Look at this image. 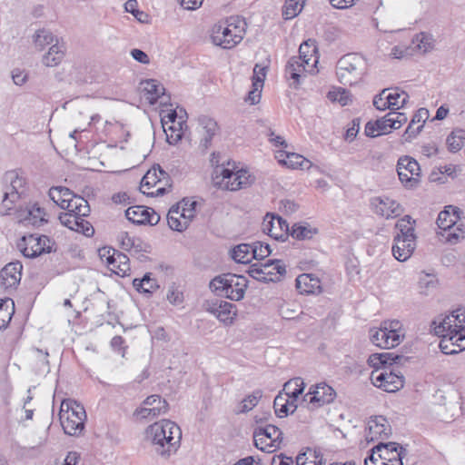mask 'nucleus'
Segmentation results:
<instances>
[{
	"mask_svg": "<svg viewBox=\"0 0 465 465\" xmlns=\"http://www.w3.org/2000/svg\"><path fill=\"white\" fill-rule=\"evenodd\" d=\"M169 404L160 395L148 396L141 405L136 408L134 415L139 420H153L168 412Z\"/></svg>",
	"mask_w": 465,
	"mask_h": 465,
	"instance_id": "obj_19",
	"label": "nucleus"
},
{
	"mask_svg": "<svg viewBox=\"0 0 465 465\" xmlns=\"http://www.w3.org/2000/svg\"><path fill=\"white\" fill-rule=\"evenodd\" d=\"M405 450L396 442L379 443L364 459V465H403Z\"/></svg>",
	"mask_w": 465,
	"mask_h": 465,
	"instance_id": "obj_10",
	"label": "nucleus"
},
{
	"mask_svg": "<svg viewBox=\"0 0 465 465\" xmlns=\"http://www.w3.org/2000/svg\"><path fill=\"white\" fill-rule=\"evenodd\" d=\"M59 419L64 431L70 436H79L84 429L86 412L83 405L72 399L61 403Z\"/></svg>",
	"mask_w": 465,
	"mask_h": 465,
	"instance_id": "obj_6",
	"label": "nucleus"
},
{
	"mask_svg": "<svg viewBox=\"0 0 465 465\" xmlns=\"http://www.w3.org/2000/svg\"><path fill=\"white\" fill-rule=\"evenodd\" d=\"M440 336V348L444 354H456L465 350V309L460 308L433 322Z\"/></svg>",
	"mask_w": 465,
	"mask_h": 465,
	"instance_id": "obj_1",
	"label": "nucleus"
},
{
	"mask_svg": "<svg viewBox=\"0 0 465 465\" xmlns=\"http://www.w3.org/2000/svg\"><path fill=\"white\" fill-rule=\"evenodd\" d=\"M296 465H325V461L321 454L310 450L297 456Z\"/></svg>",
	"mask_w": 465,
	"mask_h": 465,
	"instance_id": "obj_56",
	"label": "nucleus"
},
{
	"mask_svg": "<svg viewBox=\"0 0 465 465\" xmlns=\"http://www.w3.org/2000/svg\"><path fill=\"white\" fill-rule=\"evenodd\" d=\"M247 287L248 281L244 276L231 273L216 276L210 282L213 292L232 301L243 299Z\"/></svg>",
	"mask_w": 465,
	"mask_h": 465,
	"instance_id": "obj_7",
	"label": "nucleus"
},
{
	"mask_svg": "<svg viewBox=\"0 0 465 465\" xmlns=\"http://www.w3.org/2000/svg\"><path fill=\"white\" fill-rule=\"evenodd\" d=\"M64 55L65 46L57 41L42 55L41 63L45 67H56L62 63Z\"/></svg>",
	"mask_w": 465,
	"mask_h": 465,
	"instance_id": "obj_37",
	"label": "nucleus"
},
{
	"mask_svg": "<svg viewBox=\"0 0 465 465\" xmlns=\"http://www.w3.org/2000/svg\"><path fill=\"white\" fill-rule=\"evenodd\" d=\"M117 240L120 247L124 251L137 252L141 250L140 239L131 236L126 232H121L117 236Z\"/></svg>",
	"mask_w": 465,
	"mask_h": 465,
	"instance_id": "obj_52",
	"label": "nucleus"
},
{
	"mask_svg": "<svg viewBox=\"0 0 465 465\" xmlns=\"http://www.w3.org/2000/svg\"><path fill=\"white\" fill-rule=\"evenodd\" d=\"M286 273L285 265L280 260H269L250 267L249 274L260 282H276Z\"/></svg>",
	"mask_w": 465,
	"mask_h": 465,
	"instance_id": "obj_17",
	"label": "nucleus"
},
{
	"mask_svg": "<svg viewBox=\"0 0 465 465\" xmlns=\"http://www.w3.org/2000/svg\"><path fill=\"white\" fill-rule=\"evenodd\" d=\"M144 439L158 456L169 459L181 446L182 430L176 422L162 419L145 429Z\"/></svg>",
	"mask_w": 465,
	"mask_h": 465,
	"instance_id": "obj_2",
	"label": "nucleus"
},
{
	"mask_svg": "<svg viewBox=\"0 0 465 465\" xmlns=\"http://www.w3.org/2000/svg\"><path fill=\"white\" fill-rule=\"evenodd\" d=\"M371 206L377 215L386 219L395 218L403 212L401 205L396 200L386 195L372 198Z\"/></svg>",
	"mask_w": 465,
	"mask_h": 465,
	"instance_id": "obj_25",
	"label": "nucleus"
},
{
	"mask_svg": "<svg viewBox=\"0 0 465 465\" xmlns=\"http://www.w3.org/2000/svg\"><path fill=\"white\" fill-rule=\"evenodd\" d=\"M264 233L277 241H285L288 238L289 225L282 217L267 213L262 223Z\"/></svg>",
	"mask_w": 465,
	"mask_h": 465,
	"instance_id": "obj_26",
	"label": "nucleus"
},
{
	"mask_svg": "<svg viewBox=\"0 0 465 465\" xmlns=\"http://www.w3.org/2000/svg\"><path fill=\"white\" fill-rule=\"evenodd\" d=\"M86 215H78L76 213H61L59 215L60 223L68 229L76 232L83 233L85 236H91L94 233V228L91 223L84 219Z\"/></svg>",
	"mask_w": 465,
	"mask_h": 465,
	"instance_id": "obj_31",
	"label": "nucleus"
},
{
	"mask_svg": "<svg viewBox=\"0 0 465 465\" xmlns=\"http://www.w3.org/2000/svg\"><path fill=\"white\" fill-rule=\"evenodd\" d=\"M265 77L266 67L256 64L253 68L252 89L249 92L246 99L251 104H256L260 102Z\"/></svg>",
	"mask_w": 465,
	"mask_h": 465,
	"instance_id": "obj_34",
	"label": "nucleus"
},
{
	"mask_svg": "<svg viewBox=\"0 0 465 465\" xmlns=\"http://www.w3.org/2000/svg\"><path fill=\"white\" fill-rule=\"evenodd\" d=\"M396 228L398 229V232L394 236L401 238L408 237L409 239L416 237L414 221H412L409 215L400 219L396 223Z\"/></svg>",
	"mask_w": 465,
	"mask_h": 465,
	"instance_id": "obj_50",
	"label": "nucleus"
},
{
	"mask_svg": "<svg viewBox=\"0 0 465 465\" xmlns=\"http://www.w3.org/2000/svg\"><path fill=\"white\" fill-rule=\"evenodd\" d=\"M305 383L300 377L290 380L284 384L283 391L285 396L296 402L298 398L303 393Z\"/></svg>",
	"mask_w": 465,
	"mask_h": 465,
	"instance_id": "obj_47",
	"label": "nucleus"
},
{
	"mask_svg": "<svg viewBox=\"0 0 465 465\" xmlns=\"http://www.w3.org/2000/svg\"><path fill=\"white\" fill-rule=\"evenodd\" d=\"M392 360L391 353H373L369 356L367 362L370 367L374 369L373 371H381V369L387 364H391Z\"/></svg>",
	"mask_w": 465,
	"mask_h": 465,
	"instance_id": "obj_58",
	"label": "nucleus"
},
{
	"mask_svg": "<svg viewBox=\"0 0 465 465\" xmlns=\"http://www.w3.org/2000/svg\"><path fill=\"white\" fill-rule=\"evenodd\" d=\"M387 97V93L383 89L379 94L375 95L373 98V105L379 111H385L387 109L390 110V104Z\"/></svg>",
	"mask_w": 465,
	"mask_h": 465,
	"instance_id": "obj_64",
	"label": "nucleus"
},
{
	"mask_svg": "<svg viewBox=\"0 0 465 465\" xmlns=\"http://www.w3.org/2000/svg\"><path fill=\"white\" fill-rule=\"evenodd\" d=\"M391 425L383 416L371 417L367 423L366 440L375 441L384 440L391 434Z\"/></svg>",
	"mask_w": 465,
	"mask_h": 465,
	"instance_id": "obj_30",
	"label": "nucleus"
},
{
	"mask_svg": "<svg viewBox=\"0 0 465 465\" xmlns=\"http://www.w3.org/2000/svg\"><path fill=\"white\" fill-rule=\"evenodd\" d=\"M413 44L420 52L427 53L433 48L434 39L431 35L420 33L415 35Z\"/></svg>",
	"mask_w": 465,
	"mask_h": 465,
	"instance_id": "obj_61",
	"label": "nucleus"
},
{
	"mask_svg": "<svg viewBox=\"0 0 465 465\" xmlns=\"http://www.w3.org/2000/svg\"><path fill=\"white\" fill-rule=\"evenodd\" d=\"M246 23L238 16L214 24L210 32L212 43L223 49H232L242 42L245 35Z\"/></svg>",
	"mask_w": 465,
	"mask_h": 465,
	"instance_id": "obj_3",
	"label": "nucleus"
},
{
	"mask_svg": "<svg viewBox=\"0 0 465 465\" xmlns=\"http://www.w3.org/2000/svg\"><path fill=\"white\" fill-rule=\"evenodd\" d=\"M397 173L401 184L406 189L417 188L420 183L419 163L410 156H402L397 163Z\"/></svg>",
	"mask_w": 465,
	"mask_h": 465,
	"instance_id": "obj_18",
	"label": "nucleus"
},
{
	"mask_svg": "<svg viewBox=\"0 0 465 465\" xmlns=\"http://www.w3.org/2000/svg\"><path fill=\"white\" fill-rule=\"evenodd\" d=\"M217 131V124L210 118H203L200 120L199 134L202 136V143L207 147L211 140Z\"/></svg>",
	"mask_w": 465,
	"mask_h": 465,
	"instance_id": "obj_45",
	"label": "nucleus"
},
{
	"mask_svg": "<svg viewBox=\"0 0 465 465\" xmlns=\"http://www.w3.org/2000/svg\"><path fill=\"white\" fill-rule=\"evenodd\" d=\"M407 122L403 113L390 112L385 116L366 124L364 133L368 137H378L391 133L392 129H400Z\"/></svg>",
	"mask_w": 465,
	"mask_h": 465,
	"instance_id": "obj_15",
	"label": "nucleus"
},
{
	"mask_svg": "<svg viewBox=\"0 0 465 465\" xmlns=\"http://www.w3.org/2000/svg\"><path fill=\"white\" fill-rule=\"evenodd\" d=\"M275 158L281 165L289 169L309 170L312 167V163L302 154L284 149L275 150Z\"/></svg>",
	"mask_w": 465,
	"mask_h": 465,
	"instance_id": "obj_29",
	"label": "nucleus"
},
{
	"mask_svg": "<svg viewBox=\"0 0 465 465\" xmlns=\"http://www.w3.org/2000/svg\"><path fill=\"white\" fill-rule=\"evenodd\" d=\"M50 239L45 235L29 234L17 243V248L25 257L35 258L52 250Z\"/></svg>",
	"mask_w": 465,
	"mask_h": 465,
	"instance_id": "obj_20",
	"label": "nucleus"
},
{
	"mask_svg": "<svg viewBox=\"0 0 465 465\" xmlns=\"http://www.w3.org/2000/svg\"><path fill=\"white\" fill-rule=\"evenodd\" d=\"M232 258L239 263H248L253 259L252 247L250 244H239L231 252Z\"/></svg>",
	"mask_w": 465,
	"mask_h": 465,
	"instance_id": "obj_49",
	"label": "nucleus"
},
{
	"mask_svg": "<svg viewBox=\"0 0 465 465\" xmlns=\"http://www.w3.org/2000/svg\"><path fill=\"white\" fill-rule=\"evenodd\" d=\"M252 247L253 259L262 260L269 256L272 252L270 245L263 242H255Z\"/></svg>",
	"mask_w": 465,
	"mask_h": 465,
	"instance_id": "obj_63",
	"label": "nucleus"
},
{
	"mask_svg": "<svg viewBox=\"0 0 465 465\" xmlns=\"http://www.w3.org/2000/svg\"><path fill=\"white\" fill-rule=\"evenodd\" d=\"M296 288L301 293L320 294L322 292L321 281L312 273H302L296 278Z\"/></svg>",
	"mask_w": 465,
	"mask_h": 465,
	"instance_id": "obj_38",
	"label": "nucleus"
},
{
	"mask_svg": "<svg viewBox=\"0 0 465 465\" xmlns=\"http://www.w3.org/2000/svg\"><path fill=\"white\" fill-rule=\"evenodd\" d=\"M317 230L308 224L296 223L292 226L291 234L297 240L311 239L316 234Z\"/></svg>",
	"mask_w": 465,
	"mask_h": 465,
	"instance_id": "obj_60",
	"label": "nucleus"
},
{
	"mask_svg": "<svg viewBox=\"0 0 465 465\" xmlns=\"http://www.w3.org/2000/svg\"><path fill=\"white\" fill-rule=\"evenodd\" d=\"M15 217L19 223L41 226L48 222L49 214L37 203H28L25 207L14 209Z\"/></svg>",
	"mask_w": 465,
	"mask_h": 465,
	"instance_id": "obj_22",
	"label": "nucleus"
},
{
	"mask_svg": "<svg viewBox=\"0 0 465 465\" xmlns=\"http://www.w3.org/2000/svg\"><path fill=\"white\" fill-rule=\"evenodd\" d=\"M371 342L383 349L398 346L405 336L402 323L398 320L385 321L379 328L370 331Z\"/></svg>",
	"mask_w": 465,
	"mask_h": 465,
	"instance_id": "obj_9",
	"label": "nucleus"
},
{
	"mask_svg": "<svg viewBox=\"0 0 465 465\" xmlns=\"http://www.w3.org/2000/svg\"><path fill=\"white\" fill-rule=\"evenodd\" d=\"M23 265L20 262L6 264L0 272V284L5 289L15 288L22 277Z\"/></svg>",
	"mask_w": 465,
	"mask_h": 465,
	"instance_id": "obj_33",
	"label": "nucleus"
},
{
	"mask_svg": "<svg viewBox=\"0 0 465 465\" xmlns=\"http://www.w3.org/2000/svg\"><path fill=\"white\" fill-rule=\"evenodd\" d=\"M440 240L450 244H457L465 239V229L463 223L458 224L445 231H440Z\"/></svg>",
	"mask_w": 465,
	"mask_h": 465,
	"instance_id": "obj_44",
	"label": "nucleus"
},
{
	"mask_svg": "<svg viewBox=\"0 0 465 465\" xmlns=\"http://www.w3.org/2000/svg\"><path fill=\"white\" fill-rule=\"evenodd\" d=\"M416 249V237L411 239L394 236L391 252L399 262L408 261Z\"/></svg>",
	"mask_w": 465,
	"mask_h": 465,
	"instance_id": "obj_32",
	"label": "nucleus"
},
{
	"mask_svg": "<svg viewBox=\"0 0 465 465\" xmlns=\"http://www.w3.org/2000/svg\"><path fill=\"white\" fill-rule=\"evenodd\" d=\"M6 186L4 199L2 201V213L4 215L11 214V211L15 209L18 201L25 194L27 183L25 178L17 171H10L5 174Z\"/></svg>",
	"mask_w": 465,
	"mask_h": 465,
	"instance_id": "obj_12",
	"label": "nucleus"
},
{
	"mask_svg": "<svg viewBox=\"0 0 465 465\" xmlns=\"http://www.w3.org/2000/svg\"><path fill=\"white\" fill-rule=\"evenodd\" d=\"M196 205L193 199L184 198L172 206L167 214L170 229L180 232L185 231L196 215Z\"/></svg>",
	"mask_w": 465,
	"mask_h": 465,
	"instance_id": "obj_13",
	"label": "nucleus"
},
{
	"mask_svg": "<svg viewBox=\"0 0 465 465\" xmlns=\"http://www.w3.org/2000/svg\"><path fill=\"white\" fill-rule=\"evenodd\" d=\"M316 46L312 42L306 41L300 45L299 56L292 57L286 65V74L298 85L302 77L306 74L317 73L316 65L319 57L316 54Z\"/></svg>",
	"mask_w": 465,
	"mask_h": 465,
	"instance_id": "obj_4",
	"label": "nucleus"
},
{
	"mask_svg": "<svg viewBox=\"0 0 465 465\" xmlns=\"http://www.w3.org/2000/svg\"><path fill=\"white\" fill-rule=\"evenodd\" d=\"M213 182L220 189L238 191L249 187L254 182V177L247 169L228 163L226 167L215 169Z\"/></svg>",
	"mask_w": 465,
	"mask_h": 465,
	"instance_id": "obj_5",
	"label": "nucleus"
},
{
	"mask_svg": "<svg viewBox=\"0 0 465 465\" xmlns=\"http://www.w3.org/2000/svg\"><path fill=\"white\" fill-rule=\"evenodd\" d=\"M328 99L332 103H337L341 106L347 105L351 102L350 92L342 87H332L327 94Z\"/></svg>",
	"mask_w": 465,
	"mask_h": 465,
	"instance_id": "obj_54",
	"label": "nucleus"
},
{
	"mask_svg": "<svg viewBox=\"0 0 465 465\" xmlns=\"http://www.w3.org/2000/svg\"><path fill=\"white\" fill-rule=\"evenodd\" d=\"M384 90L387 93L391 112H397V110L402 108L410 98L409 94L400 88H388Z\"/></svg>",
	"mask_w": 465,
	"mask_h": 465,
	"instance_id": "obj_41",
	"label": "nucleus"
},
{
	"mask_svg": "<svg viewBox=\"0 0 465 465\" xmlns=\"http://www.w3.org/2000/svg\"><path fill=\"white\" fill-rule=\"evenodd\" d=\"M161 124L170 144L177 143L187 128L186 112L180 107L162 109L160 112Z\"/></svg>",
	"mask_w": 465,
	"mask_h": 465,
	"instance_id": "obj_8",
	"label": "nucleus"
},
{
	"mask_svg": "<svg viewBox=\"0 0 465 465\" xmlns=\"http://www.w3.org/2000/svg\"><path fill=\"white\" fill-rule=\"evenodd\" d=\"M142 90L144 98L151 104H155L161 99V104L165 103L168 97L164 96V87L157 80L148 79L142 82Z\"/></svg>",
	"mask_w": 465,
	"mask_h": 465,
	"instance_id": "obj_35",
	"label": "nucleus"
},
{
	"mask_svg": "<svg viewBox=\"0 0 465 465\" xmlns=\"http://www.w3.org/2000/svg\"><path fill=\"white\" fill-rule=\"evenodd\" d=\"M436 285V279L429 273H420L418 280V286L420 293L428 294Z\"/></svg>",
	"mask_w": 465,
	"mask_h": 465,
	"instance_id": "obj_62",
	"label": "nucleus"
},
{
	"mask_svg": "<svg viewBox=\"0 0 465 465\" xmlns=\"http://www.w3.org/2000/svg\"><path fill=\"white\" fill-rule=\"evenodd\" d=\"M371 383L387 392H395L404 385V377L401 373L382 371H372L371 373Z\"/></svg>",
	"mask_w": 465,
	"mask_h": 465,
	"instance_id": "obj_23",
	"label": "nucleus"
},
{
	"mask_svg": "<svg viewBox=\"0 0 465 465\" xmlns=\"http://www.w3.org/2000/svg\"><path fill=\"white\" fill-rule=\"evenodd\" d=\"M365 73V62L356 54H348L337 63L336 75L342 84H354L360 82Z\"/></svg>",
	"mask_w": 465,
	"mask_h": 465,
	"instance_id": "obj_11",
	"label": "nucleus"
},
{
	"mask_svg": "<svg viewBox=\"0 0 465 465\" xmlns=\"http://www.w3.org/2000/svg\"><path fill=\"white\" fill-rule=\"evenodd\" d=\"M59 41L58 38L49 30L39 29L32 36L34 48L42 52L46 46H52L54 43Z\"/></svg>",
	"mask_w": 465,
	"mask_h": 465,
	"instance_id": "obj_40",
	"label": "nucleus"
},
{
	"mask_svg": "<svg viewBox=\"0 0 465 465\" xmlns=\"http://www.w3.org/2000/svg\"><path fill=\"white\" fill-rule=\"evenodd\" d=\"M460 223L459 209L450 205L441 211L437 218V224L440 231H445Z\"/></svg>",
	"mask_w": 465,
	"mask_h": 465,
	"instance_id": "obj_39",
	"label": "nucleus"
},
{
	"mask_svg": "<svg viewBox=\"0 0 465 465\" xmlns=\"http://www.w3.org/2000/svg\"><path fill=\"white\" fill-rule=\"evenodd\" d=\"M203 308L224 326H232L238 315L236 305L217 298L204 301Z\"/></svg>",
	"mask_w": 465,
	"mask_h": 465,
	"instance_id": "obj_16",
	"label": "nucleus"
},
{
	"mask_svg": "<svg viewBox=\"0 0 465 465\" xmlns=\"http://www.w3.org/2000/svg\"><path fill=\"white\" fill-rule=\"evenodd\" d=\"M166 173L160 168L150 169L142 178L140 190L143 194L159 195L164 193V188L160 186L162 178Z\"/></svg>",
	"mask_w": 465,
	"mask_h": 465,
	"instance_id": "obj_27",
	"label": "nucleus"
},
{
	"mask_svg": "<svg viewBox=\"0 0 465 465\" xmlns=\"http://www.w3.org/2000/svg\"><path fill=\"white\" fill-rule=\"evenodd\" d=\"M133 285L138 292L144 293H152L158 288L156 280L151 278L149 274H145L142 279H134Z\"/></svg>",
	"mask_w": 465,
	"mask_h": 465,
	"instance_id": "obj_59",
	"label": "nucleus"
},
{
	"mask_svg": "<svg viewBox=\"0 0 465 465\" xmlns=\"http://www.w3.org/2000/svg\"><path fill=\"white\" fill-rule=\"evenodd\" d=\"M335 397V391L328 384L322 382L310 388L303 397V401L314 409L332 402Z\"/></svg>",
	"mask_w": 465,
	"mask_h": 465,
	"instance_id": "obj_24",
	"label": "nucleus"
},
{
	"mask_svg": "<svg viewBox=\"0 0 465 465\" xmlns=\"http://www.w3.org/2000/svg\"><path fill=\"white\" fill-rule=\"evenodd\" d=\"M253 440L257 449L272 453L282 448L283 434L274 425L259 426L253 431Z\"/></svg>",
	"mask_w": 465,
	"mask_h": 465,
	"instance_id": "obj_14",
	"label": "nucleus"
},
{
	"mask_svg": "<svg viewBox=\"0 0 465 465\" xmlns=\"http://www.w3.org/2000/svg\"><path fill=\"white\" fill-rule=\"evenodd\" d=\"M74 193L64 186H54L48 191L49 198L61 209L69 199H72Z\"/></svg>",
	"mask_w": 465,
	"mask_h": 465,
	"instance_id": "obj_46",
	"label": "nucleus"
},
{
	"mask_svg": "<svg viewBox=\"0 0 465 465\" xmlns=\"http://www.w3.org/2000/svg\"><path fill=\"white\" fill-rule=\"evenodd\" d=\"M15 312V303L11 299L0 301V330L10 322Z\"/></svg>",
	"mask_w": 465,
	"mask_h": 465,
	"instance_id": "obj_53",
	"label": "nucleus"
},
{
	"mask_svg": "<svg viewBox=\"0 0 465 465\" xmlns=\"http://www.w3.org/2000/svg\"><path fill=\"white\" fill-rule=\"evenodd\" d=\"M446 144L451 153L459 152L465 144V130L454 129L447 137Z\"/></svg>",
	"mask_w": 465,
	"mask_h": 465,
	"instance_id": "obj_48",
	"label": "nucleus"
},
{
	"mask_svg": "<svg viewBox=\"0 0 465 465\" xmlns=\"http://www.w3.org/2000/svg\"><path fill=\"white\" fill-rule=\"evenodd\" d=\"M99 256L108 269L116 275L124 277L129 272V258L125 254L110 247H103L99 250Z\"/></svg>",
	"mask_w": 465,
	"mask_h": 465,
	"instance_id": "obj_21",
	"label": "nucleus"
},
{
	"mask_svg": "<svg viewBox=\"0 0 465 465\" xmlns=\"http://www.w3.org/2000/svg\"><path fill=\"white\" fill-rule=\"evenodd\" d=\"M62 209L66 210L64 213H76L78 215H88L90 212L87 201L75 193Z\"/></svg>",
	"mask_w": 465,
	"mask_h": 465,
	"instance_id": "obj_42",
	"label": "nucleus"
},
{
	"mask_svg": "<svg viewBox=\"0 0 465 465\" xmlns=\"http://www.w3.org/2000/svg\"><path fill=\"white\" fill-rule=\"evenodd\" d=\"M275 413L278 417L283 418L293 413L297 409L296 403L285 395L279 394L273 401Z\"/></svg>",
	"mask_w": 465,
	"mask_h": 465,
	"instance_id": "obj_43",
	"label": "nucleus"
},
{
	"mask_svg": "<svg viewBox=\"0 0 465 465\" xmlns=\"http://www.w3.org/2000/svg\"><path fill=\"white\" fill-rule=\"evenodd\" d=\"M306 0H284L282 15L285 19H292L298 15L303 8Z\"/></svg>",
	"mask_w": 465,
	"mask_h": 465,
	"instance_id": "obj_57",
	"label": "nucleus"
},
{
	"mask_svg": "<svg viewBox=\"0 0 465 465\" xmlns=\"http://www.w3.org/2000/svg\"><path fill=\"white\" fill-rule=\"evenodd\" d=\"M262 397V392L260 390L254 391L247 395L238 405V413H246L252 411L260 401Z\"/></svg>",
	"mask_w": 465,
	"mask_h": 465,
	"instance_id": "obj_55",
	"label": "nucleus"
},
{
	"mask_svg": "<svg viewBox=\"0 0 465 465\" xmlns=\"http://www.w3.org/2000/svg\"><path fill=\"white\" fill-rule=\"evenodd\" d=\"M396 228L398 229V232L394 236L401 238L408 237L409 239L416 237L414 221H412L409 215L400 219L396 223Z\"/></svg>",
	"mask_w": 465,
	"mask_h": 465,
	"instance_id": "obj_51",
	"label": "nucleus"
},
{
	"mask_svg": "<svg viewBox=\"0 0 465 465\" xmlns=\"http://www.w3.org/2000/svg\"><path fill=\"white\" fill-rule=\"evenodd\" d=\"M429 117V110L426 108H420L412 116V119L403 134L404 140L409 142L415 138L421 132L423 125Z\"/></svg>",
	"mask_w": 465,
	"mask_h": 465,
	"instance_id": "obj_36",
	"label": "nucleus"
},
{
	"mask_svg": "<svg viewBox=\"0 0 465 465\" xmlns=\"http://www.w3.org/2000/svg\"><path fill=\"white\" fill-rule=\"evenodd\" d=\"M125 217L133 223L155 225L160 221V215L152 208L135 205L125 211Z\"/></svg>",
	"mask_w": 465,
	"mask_h": 465,
	"instance_id": "obj_28",
	"label": "nucleus"
}]
</instances>
